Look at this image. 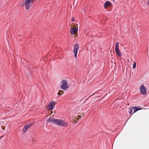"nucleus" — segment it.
<instances>
[{
  "label": "nucleus",
  "instance_id": "obj_14",
  "mask_svg": "<svg viewBox=\"0 0 149 149\" xmlns=\"http://www.w3.org/2000/svg\"><path fill=\"white\" fill-rule=\"evenodd\" d=\"M136 62H134L133 65V69L135 68H136Z\"/></svg>",
  "mask_w": 149,
  "mask_h": 149
},
{
  "label": "nucleus",
  "instance_id": "obj_17",
  "mask_svg": "<svg viewBox=\"0 0 149 149\" xmlns=\"http://www.w3.org/2000/svg\"><path fill=\"white\" fill-rule=\"evenodd\" d=\"M81 116H79V118H80Z\"/></svg>",
  "mask_w": 149,
  "mask_h": 149
},
{
  "label": "nucleus",
  "instance_id": "obj_13",
  "mask_svg": "<svg viewBox=\"0 0 149 149\" xmlns=\"http://www.w3.org/2000/svg\"><path fill=\"white\" fill-rule=\"evenodd\" d=\"M64 92L63 91L60 90L59 91L58 93V95H61Z\"/></svg>",
  "mask_w": 149,
  "mask_h": 149
},
{
  "label": "nucleus",
  "instance_id": "obj_4",
  "mask_svg": "<svg viewBox=\"0 0 149 149\" xmlns=\"http://www.w3.org/2000/svg\"><path fill=\"white\" fill-rule=\"evenodd\" d=\"M56 104V103L54 101H51L50 102L47 106V109L48 110H53Z\"/></svg>",
  "mask_w": 149,
  "mask_h": 149
},
{
  "label": "nucleus",
  "instance_id": "obj_6",
  "mask_svg": "<svg viewBox=\"0 0 149 149\" xmlns=\"http://www.w3.org/2000/svg\"><path fill=\"white\" fill-rule=\"evenodd\" d=\"M79 48V46L78 44H76L74 47L73 52L75 58L77 57L78 50Z\"/></svg>",
  "mask_w": 149,
  "mask_h": 149
},
{
  "label": "nucleus",
  "instance_id": "obj_2",
  "mask_svg": "<svg viewBox=\"0 0 149 149\" xmlns=\"http://www.w3.org/2000/svg\"><path fill=\"white\" fill-rule=\"evenodd\" d=\"M33 0H25L24 5L26 9H29L33 3Z\"/></svg>",
  "mask_w": 149,
  "mask_h": 149
},
{
  "label": "nucleus",
  "instance_id": "obj_8",
  "mask_svg": "<svg viewBox=\"0 0 149 149\" xmlns=\"http://www.w3.org/2000/svg\"><path fill=\"white\" fill-rule=\"evenodd\" d=\"M32 125V124H28L26 125L24 127L23 131L24 132H26L27 129L28 128L30 127Z\"/></svg>",
  "mask_w": 149,
  "mask_h": 149
},
{
  "label": "nucleus",
  "instance_id": "obj_1",
  "mask_svg": "<svg viewBox=\"0 0 149 149\" xmlns=\"http://www.w3.org/2000/svg\"><path fill=\"white\" fill-rule=\"evenodd\" d=\"M46 120L47 122L53 123L56 125L61 127H67L68 125V124L67 122L61 119L49 118L47 120Z\"/></svg>",
  "mask_w": 149,
  "mask_h": 149
},
{
  "label": "nucleus",
  "instance_id": "obj_9",
  "mask_svg": "<svg viewBox=\"0 0 149 149\" xmlns=\"http://www.w3.org/2000/svg\"><path fill=\"white\" fill-rule=\"evenodd\" d=\"M111 3L109 1H106L104 4V7L106 8H107V6H110L111 5Z\"/></svg>",
  "mask_w": 149,
  "mask_h": 149
},
{
  "label": "nucleus",
  "instance_id": "obj_11",
  "mask_svg": "<svg viewBox=\"0 0 149 149\" xmlns=\"http://www.w3.org/2000/svg\"><path fill=\"white\" fill-rule=\"evenodd\" d=\"M141 108H138L136 107L135 106L134 107V113L135 112H136V111H138L139 110H141Z\"/></svg>",
  "mask_w": 149,
  "mask_h": 149
},
{
  "label": "nucleus",
  "instance_id": "obj_3",
  "mask_svg": "<svg viewBox=\"0 0 149 149\" xmlns=\"http://www.w3.org/2000/svg\"><path fill=\"white\" fill-rule=\"evenodd\" d=\"M62 85L61 86V88L63 90H65L68 88V87L67 84V82L64 79H63L61 81Z\"/></svg>",
  "mask_w": 149,
  "mask_h": 149
},
{
  "label": "nucleus",
  "instance_id": "obj_12",
  "mask_svg": "<svg viewBox=\"0 0 149 149\" xmlns=\"http://www.w3.org/2000/svg\"><path fill=\"white\" fill-rule=\"evenodd\" d=\"M134 108V107H130V111H129V113L130 114H131L132 113Z\"/></svg>",
  "mask_w": 149,
  "mask_h": 149
},
{
  "label": "nucleus",
  "instance_id": "obj_7",
  "mask_svg": "<svg viewBox=\"0 0 149 149\" xmlns=\"http://www.w3.org/2000/svg\"><path fill=\"white\" fill-rule=\"evenodd\" d=\"M141 93L143 95H145L146 94V89L143 85H142L140 88Z\"/></svg>",
  "mask_w": 149,
  "mask_h": 149
},
{
  "label": "nucleus",
  "instance_id": "obj_18",
  "mask_svg": "<svg viewBox=\"0 0 149 149\" xmlns=\"http://www.w3.org/2000/svg\"><path fill=\"white\" fill-rule=\"evenodd\" d=\"M113 1H114V0H113Z\"/></svg>",
  "mask_w": 149,
  "mask_h": 149
},
{
  "label": "nucleus",
  "instance_id": "obj_5",
  "mask_svg": "<svg viewBox=\"0 0 149 149\" xmlns=\"http://www.w3.org/2000/svg\"><path fill=\"white\" fill-rule=\"evenodd\" d=\"M119 43L117 42L116 43L115 45V51L116 54L119 57L121 56V53L119 48Z\"/></svg>",
  "mask_w": 149,
  "mask_h": 149
},
{
  "label": "nucleus",
  "instance_id": "obj_16",
  "mask_svg": "<svg viewBox=\"0 0 149 149\" xmlns=\"http://www.w3.org/2000/svg\"><path fill=\"white\" fill-rule=\"evenodd\" d=\"M148 4L149 6V0H148Z\"/></svg>",
  "mask_w": 149,
  "mask_h": 149
},
{
  "label": "nucleus",
  "instance_id": "obj_15",
  "mask_svg": "<svg viewBox=\"0 0 149 149\" xmlns=\"http://www.w3.org/2000/svg\"><path fill=\"white\" fill-rule=\"evenodd\" d=\"M74 20H75L74 19L73 17V18H72V22H74Z\"/></svg>",
  "mask_w": 149,
  "mask_h": 149
},
{
  "label": "nucleus",
  "instance_id": "obj_10",
  "mask_svg": "<svg viewBox=\"0 0 149 149\" xmlns=\"http://www.w3.org/2000/svg\"><path fill=\"white\" fill-rule=\"evenodd\" d=\"M78 30L77 28H72L70 30V32L72 34H74V32L77 31Z\"/></svg>",
  "mask_w": 149,
  "mask_h": 149
}]
</instances>
